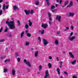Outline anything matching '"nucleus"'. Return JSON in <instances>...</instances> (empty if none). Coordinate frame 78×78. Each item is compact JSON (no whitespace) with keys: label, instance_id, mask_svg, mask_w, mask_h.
Wrapping results in <instances>:
<instances>
[{"label":"nucleus","instance_id":"f257e3e1","mask_svg":"<svg viewBox=\"0 0 78 78\" xmlns=\"http://www.w3.org/2000/svg\"><path fill=\"white\" fill-rule=\"evenodd\" d=\"M6 23L8 25L9 27L11 30H14V29L16 28L15 24L14 23V21H11L9 22L8 20L6 21Z\"/></svg>","mask_w":78,"mask_h":78},{"label":"nucleus","instance_id":"f03ea898","mask_svg":"<svg viewBox=\"0 0 78 78\" xmlns=\"http://www.w3.org/2000/svg\"><path fill=\"white\" fill-rule=\"evenodd\" d=\"M24 62L25 64L29 66V67H31L32 66L31 65L30 63V62L26 59H24Z\"/></svg>","mask_w":78,"mask_h":78},{"label":"nucleus","instance_id":"7ed1b4c3","mask_svg":"<svg viewBox=\"0 0 78 78\" xmlns=\"http://www.w3.org/2000/svg\"><path fill=\"white\" fill-rule=\"evenodd\" d=\"M42 41L43 42V45H44V46H46L47 44H48V41H47V40L45 39H43Z\"/></svg>","mask_w":78,"mask_h":78},{"label":"nucleus","instance_id":"20e7f679","mask_svg":"<svg viewBox=\"0 0 78 78\" xmlns=\"http://www.w3.org/2000/svg\"><path fill=\"white\" fill-rule=\"evenodd\" d=\"M49 76L48 72L47 70L45 72V76H44V78H49Z\"/></svg>","mask_w":78,"mask_h":78},{"label":"nucleus","instance_id":"39448f33","mask_svg":"<svg viewBox=\"0 0 78 78\" xmlns=\"http://www.w3.org/2000/svg\"><path fill=\"white\" fill-rule=\"evenodd\" d=\"M9 8V6L8 5H6L5 4H4L3 5V10L4 11H5V9H7L8 8Z\"/></svg>","mask_w":78,"mask_h":78},{"label":"nucleus","instance_id":"423d86ee","mask_svg":"<svg viewBox=\"0 0 78 78\" xmlns=\"http://www.w3.org/2000/svg\"><path fill=\"white\" fill-rule=\"evenodd\" d=\"M61 16H59V15H57L56 17V20H57L59 22H61Z\"/></svg>","mask_w":78,"mask_h":78},{"label":"nucleus","instance_id":"0eeeda50","mask_svg":"<svg viewBox=\"0 0 78 78\" xmlns=\"http://www.w3.org/2000/svg\"><path fill=\"white\" fill-rule=\"evenodd\" d=\"M69 40L70 41H73L75 39V36H73V37H69Z\"/></svg>","mask_w":78,"mask_h":78},{"label":"nucleus","instance_id":"6e6552de","mask_svg":"<svg viewBox=\"0 0 78 78\" xmlns=\"http://www.w3.org/2000/svg\"><path fill=\"white\" fill-rule=\"evenodd\" d=\"M73 6V2L72 1H70L69 2V5L67 6V8H70Z\"/></svg>","mask_w":78,"mask_h":78},{"label":"nucleus","instance_id":"1a4fd4ad","mask_svg":"<svg viewBox=\"0 0 78 78\" xmlns=\"http://www.w3.org/2000/svg\"><path fill=\"white\" fill-rule=\"evenodd\" d=\"M12 75L14 76L16 75V70L15 69H12Z\"/></svg>","mask_w":78,"mask_h":78},{"label":"nucleus","instance_id":"9d476101","mask_svg":"<svg viewBox=\"0 0 78 78\" xmlns=\"http://www.w3.org/2000/svg\"><path fill=\"white\" fill-rule=\"evenodd\" d=\"M69 15L70 17H73L75 15V13L73 12H69Z\"/></svg>","mask_w":78,"mask_h":78},{"label":"nucleus","instance_id":"9b49d317","mask_svg":"<svg viewBox=\"0 0 78 78\" xmlns=\"http://www.w3.org/2000/svg\"><path fill=\"white\" fill-rule=\"evenodd\" d=\"M69 56H70L71 58H74V55H73V54L70 52H69Z\"/></svg>","mask_w":78,"mask_h":78},{"label":"nucleus","instance_id":"f8f14e48","mask_svg":"<svg viewBox=\"0 0 78 78\" xmlns=\"http://www.w3.org/2000/svg\"><path fill=\"white\" fill-rule=\"evenodd\" d=\"M47 27V25L45 24H43L41 25V27H42L44 29L46 28Z\"/></svg>","mask_w":78,"mask_h":78},{"label":"nucleus","instance_id":"ddd939ff","mask_svg":"<svg viewBox=\"0 0 78 78\" xmlns=\"http://www.w3.org/2000/svg\"><path fill=\"white\" fill-rule=\"evenodd\" d=\"M24 12L26 15H29V14H30V10H24Z\"/></svg>","mask_w":78,"mask_h":78},{"label":"nucleus","instance_id":"4468645a","mask_svg":"<svg viewBox=\"0 0 78 78\" xmlns=\"http://www.w3.org/2000/svg\"><path fill=\"white\" fill-rule=\"evenodd\" d=\"M38 53H39V52L37 51L35 52L34 55L35 57H37L38 56Z\"/></svg>","mask_w":78,"mask_h":78},{"label":"nucleus","instance_id":"2eb2a0df","mask_svg":"<svg viewBox=\"0 0 78 78\" xmlns=\"http://www.w3.org/2000/svg\"><path fill=\"white\" fill-rule=\"evenodd\" d=\"M55 43L56 45H58L59 44V40L56 39H55Z\"/></svg>","mask_w":78,"mask_h":78},{"label":"nucleus","instance_id":"dca6fc26","mask_svg":"<svg viewBox=\"0 0 78 78\" xmlns=\"http://www.w3.org/2000/svg\"><path fill=\"white\" fill-rule=\"evenodd\" d=\"M69 1H66L64 3L65 6H66V5H67L68 4H69Z\"/></svg>","mask_w":78,"mask_h":78},{"label":"nucleus","instance_id":"f3484780","mask_svg":"<svg viewBox=\"0 0 78 78\" xmlns=\"http://www.w3.org/2000/svg\"><path fill=\"white\" fill-rule=\"evenodd\" d=\"M76 61V60H74L73 61H71V63L72 65H73L75 64Z\"/></svg>","mask_w":78,"mask_h":78},{"label":"nucleus","instance_id":"a211bd4d","mask_svg":"<svg viewBox=\"0 0 78 78\" xmlns=\"http://www.w3.org/2000/svg\"><path fill=\"white\" fill-rule=\"evenodd\" d=\"M16 9H19L18 7L16 6H13V10H14V11H16Z\"/></svg>","mask_w":78,"mask_h":78},{"label":"nucleus","instance_id":"6ab92c4d","mask_svg":"<svg viewBox=\"0 0 78 78\" xmlns=\"http://www.w3.org/2000/svg\"><path fill=\"white\" fill-rule=\"evenodd\" d=\"M48 67L49 69H51V63H49L48 64Z\"/></svg>","mask_w":78,"mask_h":78},{"label":"nucleus","instance_id":"aec40b11","mask_svg":"<svg viewBox=\"0 0 78 78\" xmlns=\"http://www.w3.org/2000/svg\"><path fill=\"white\" fill-rule=\"evenodd\" d=\"M24 31H23L20 34L21 38H22L23 36V35L24 34Z\"/></svg>","mask_w":78,"mask_h":78},{"label":"nucleus","instance_id":"412c9836","mask_svg":"<svg viewBox=\"0 0 78 78\" xmlns=\"http://www.w3.org/2000/svg\"><path fill=\"white\" fill-rule=\"evenodd\" d=\"M28 22H29V26H30V27H31V26L32 25V22H31V21L30 20H29L28 21Z\"/></svg>","mask_w":78,"mask_h":78},{"label":"nucleus","instance_id":"4be33fe9","mask_svg":"<svg viewBox=\"0 0 78 78\" xmlns=\"http://www.w3.org/2000/svg\"><path fill=\"white\" fill-rule=\"evenodd\" d=\"M17 23L18 26H20V21H19V20H17Z\"/></svg>","mask_w":78,"mask_h":78},{"label":"nucleus","instance_id":"5701e85b","mask_svg":"<svg viewBox=\"0 0 78 78\" xmlns=\"http://www.w3.org/2000/svg\"><path fill=\"white\" fill-rule=\"evenodd\" d=\"M8 30V28L7 27V26H5V28L4 30L5 32H7Z\"/></svg>","mask_w":78,"mask_h":78},{"label":"nucleus","instance_id":"b1692460","mask_svg":"<svg viewBox=\"0 0 78 78\" xmlns=\"http://www.w3.org/2000/svg\"><path fill=\"white\" fill-rule=\"evenodd\" d=\"M34 10H31L30 11V12L31 14H33V13H34Z\"/></svg>","mask_w":78,"mask_h":78},{"label":"nucleus","instance_id":"393cba45","mask_svg":"<svg viewBox=\"0 0 78 78\" xmlns=\"http://www.w3.org/2000/svg\"><path fill=\"white\" fill-rule=\"evenodd\" d=\"M57 72L58 73V75H59L60 73V70H59V69L58 68H57Z\"/></svg>","mask_w":78,"mask_h":78},{"label":"nucleus","instance_id":"a878e982","mask_svg":"<svg viewBox=\"0 0 78 78\" xmlns=\"http://www.w3.org/2000/svg\"><path fill=\"white\" fill-rule=\"evenodd\" d=\"M30 44V42H26L25 43V45L26 46H28Z\"/></svg>","mask_w":78,"mask_h":78},{"label":"nucleus","instance_id":"bb28decb","mask_svg":"<svg viewBox=\"0 0 78 78\" xmlns=\"http://www.w3.org/2000/svg\"><path fill=\"white\" fill-rule=\"evenodd\" d=\"M27 36L28 37H31V34L28 33H27Z\"/></svg>","mask_w":78,"mask_h":78},{"label":"nucleus","instance_id":"cd10ccee","mask_svg":"<svg viewBox=\"0 0 78 78\" xmlns=\"http://www.w3.org/2000/svg\"><path fill=\"white\" fill-rule=\"evenodd\" d=\"M10 61V59H6L4 61V62H9Z\"/></svg>","mask_w":78,"mask_h":78},{"label":"nucleus","instance_id":"c85d7f7f","mask_svg":"<svg viewBox=\"0 0 78 78\" xmlns=\"http://www.w3.org/2000/svg\"><path fill=\"white\" fill-rule=\"evenodd\" d=\"M44 30H42L41 31V34L42 35L44 34Z\"/></svg>","mask_w":78,"mask_h":78},{"label":"nucleus","instance_id":"c756f323","mask_svg":"<svg viewBox=\"0 0 78 78\" xmlns=\"http://www.w3.org/2000/svg\"><path fill=\"white\" fill-rule=\"evenodd\" d=\"M35 3L36 5H38L39 4V1H36L35 2Z\"/></svg>","mask_w":78,"mask_h":78},{"label":"nucleus","instance_id":"7c9ffc66","mask_svg":"<svg viewBox=\"0 0 78 78\" xmlns=\"http://www.w3.org/2000/svg\"><path fill=\"white\" fill-rule=\"evenodd\" d=\"M25 27L26 28V29H28L29 27V26L27 24H26V25L25 26Z\"/></svg>","mask_w":78,"mask_h":78},{"label":"nucleus","instance_id":"2f4dec72","mask_svg":"<svg viewBox=\"0 0 78 78\" xmlns=\"http://www.w3.org/2000/svg\"><path fill=\"white\" fill-rule=\"evenodd\" d=\"M66 29H65L64 30V31H67V30H69V27H66Z\"/></svg>","mask_w":78,"mask_h":78},{"label":"nucleus","instance_id":"473e14b6","mask_svg":"<svg viewBox=\"0 0 78 78\" xmlns=\"http://www.w3.org/2000/svg\"><path fill=\"white\" fill-rule=\"evenodd\" d=\"M7 70H8V69L5 68L4 69V73H5V72H7Z\"/></svg>","mask_w":78,"mask_h":78},{"label":"nucleus","instance_id":"72a5a7b5","mask_svg":"<svg viewBox=\"0 0 78 78\" xmlns=\"http://www.w3.org/2000/svg\"><path fill=\"white\" fill-rule=\"evenodd\" d=\"M48 14L49 18L51 17V14L49 12H48Z\"/></svg>","mask_w":78,"mask_h":78},{"label":"nucleus","instance_id":"f704fd0d","mask_svg":"<svg viewBox=\"0 0 78 78\" xmlns=\"http://www.w3.org/2000/svg\"><path fill=\"white\" fill-rule=\"evenodd\" d=\"M41 69H42V66L40 65L39 66V70H41Z\"/></svg>","mask_w":78,"mask_h":78},{"label":"nucleus","instance_id":"c9c22d12","mask_svg":"<svg viewBox=\"0 0 78 78\" xmlns=\"http://www.w3.org/2000/svg\"><path fill=\"white\" fill-rule=\"evenodd\" d=\"M54 8H55V6L52 5L51 7V9H53Z\"/></svg>","mask_w":78,"mask_h":78},{"label":"nucleus","instance_id":"e433bc0d","mask_svg":"<svg viewBox=\"0 0 78 78\" xmlns=\"http://www.w3.org/2000/svg\"><path fill=\"white\" fill-rule=\"evenodd\" d=\"M38 41H39V42H41V37H39L38 38Z\"/></svg>","mask_w":78,"mask_h":78},{"label":"nucleus","instance_id":"4c0bfd02","mask_svg":"<svg viewBox=\"0 0 78 78\" xmlns=\"http://www.w3.org/2000/svg\"><path fill=\"white\" fill-rule=\"evenodd\" d=\"M73 34V32H72L70 34V35L69 36V37H72Z\"/></svg>","mask_w":78,"mask_h":78},{"label":"nucleus","instance_id":"58836bf2","mask_svg":"<svg viewBox=\"0 0 78 78\" xmlns=\"http://www.w3.org/2000/svg\"><path fill=\"white\" fill-rule=\"evenodd\" d=\"M16 57H18V56H19V54L18 52H16Z\"/></svg>","mask_w":78,"mask_h":78},{"label":"nucleus","instance_id":"ea45409f","mask_svg":"<svg viewBox=\"0 0 78 78\" xmlns=\"http://www.w3.org/2000/svg\"><path fill=\"white\" fill-rule=\"evenodd\" d=\"M17 61L18 62H20V58H17Z\"/></svg>","mask_w":78,"mask_h":78},{"label":"nucleus","instance_id":"a19ab883","mask_svg":"<svg viewBox=\"0 0 78 78\" xmlns=\"http://www.w3.org/2000/svg\"><path fill=\"white\" fill-rule=\"evenodd\" d=\"M3 30V27H1L0 29V33H1L2 31Z\"/></svg>","mask_w":78,"mask_h":78},{"label":"nucleus","instance_id":"79ce46f5","mask_svg":"<svg viewBox=\"0 0 78 78\" xmlns=\"http://www.w3.org/2000/svg\"><path fill=\"white\" fill-rule=\"evenodd\" d=\"M5 39H2L0 40V42H3L5 41Z\"/></svg>","mask_w":78,"mask_h":78},{"label":"nucleus","instance_id":"37998d69","mask_svg":"<svg viewBox=\"0 0 78 78\" xmlns=\"http://www.w3.org/2000/svg\"><path fill=\"white\" fill-rule=\"evenodd\" d=\"M70 28H71V29L72 30H73V28H74L73 26H71V27Z\"/></svg>","mask_w":78,"mask_h":78},{"label":"nucleus","instance_id":"c03bdc74","mask_svg":"<svg viewBox=\"0 0 78 78\" xmlns=\"http://www.w3.org/2000/svg\"><path fill=\"white\" fill-rule=\"evenodd\" d=\"M25 32L26 33V34H27V33H29V31L28 30H26Z\"/></svg>","mask_w":78,"mask_h":78},{"label":"nucleus","instance_id":"a18cd8bd","mask_svg":"<svg viewBox=\"0 0 78 78\" xmlns=\"http://www.w3.org/2000/svg\"><path fill=\"white\" fill-rule=\"evenodd\" d=\"M49 21H52V19H51V17H49Z\"/></svg>","mask_w":78,"mask_h":78},{"label":"nucleus","instance_id":"49530a36","mask_svg":"<svg viewBox=\"0 0 78 78\" xmlns=\"http://www.w3.org/2000/svg\"><path fill=\"white\" fill-rule=\"evenodd\" d=\"M64 74H65V75H68V73H67V72H65L64 73Z\"/></svg>","mask_w":78,"mask_h":78},{"label":"nucleus","instance_id":"de8ad7c7","mask_svg":"<svg viewBox=\"0 0 78 78\" xmlns=\"http://www.w3.org/2000/svg\"><path fill=\"white\" fill-rule=\"evenodd\" d=\"M49 59H52V57H51V56H49Z\"/></svg>","mask_w":78,"mask_h":78},{"label":"nucleus","instance_id":"09e8293b","mask_svg":"<svg viewBox=\"0 0 78 78\" xmlns=\"http://www.w3.org/2000/svg\"><path fill=\"white\" fill-rule=\"evenodd\" d=\"M61 33V32L60 31H58L57 32V34H59Z\"/></svg>","mask_w":78,"mask_h":78},{"label":"nucleus","instance_id":"8fccbe9b","mask_svg":"<svg viewBox=\"0 0 78 78\" xmlns=\"http://www.w3.org/2000/svg\"><path fill=\"white\" fill-rule=\"evenodd\" d=\"M59 63L60 66H62V62H61Z\"/></svg>","mask_w":78,"mask_h":78},{"label":"nucleus","instance_id":"3c124183","mask_svg":"<svg viewBox=\"0 0 78 78\" xmlns=\"http://www.w3.org/2000/svg\"><path fill=\"white\" fill-rule=\"evenodd\" d=\"M4 58H5L4 57H1V60H2V59H3Z\"/></svg>","mask_w":78,"mask_h":78},{"label":"nucleus","instance_id":"603ef678","mask_svg":"<svg viewBox=\"0 0 78 78\" xmlns=\"http://www.w3.org/2000/svg\"><path fill=\"white\" fill-rule=\"evenodd\" d=\"M73 78H77V77H76V76H73Z\"/></svg>","mask_w":78,"mask_h":78},{"label":"nucleus","instance_id":"864d4df0","mask_svg":"<svg viewBox=\"0 0 78 78\" xmlns=\"http://www.w3.org/2000/svg\"><path fill=\"white\" fill-rule=\"evenodd\" d=\"M56 10H52V12H56Z\"/></svg>","mask_w":78,"mask_h":78},{"label":"nucleus","instance_id":"5fc2aeb1","mask_svg":"<svg viewBox=\"0 0 78 78\" xmlns=\"http://www.w3.org/2000/svg\"><path fill=\"white\" fill-rule=\"evenodd\" d=\"M47 4L48 6L50 5V3H49V2H47Z\"/></svg>","mask_w":78,"mask_h":78},{"label":"nucleus","instance_id":"6e6d98bb","mask_svg":"<svg viewBox=\"0 0 78 78\" xmlns=\"http://www.w3.org/2000/svg\"><path fill=\"white\" fill-rule=\"evenodd\" d=\"M9 37H12V35L10 34L8 35Z\"/></svg>","mask_w":78,"mask_h":78},{"label":"nucleus","instance_id":"4d7b16f0","mask_svg":"<svg viewBox=\"0 0 78 78\" xmlns=\"http://www.w3.org/2000/svg\"><path fill=\"white\" fill-rule=\"evenodd\" d=\"M49 23L50 25H51V22L50 21H49Z\"/></svg>","mask_w":78,"mask_h":78},{"label":"nucleus","instance_id":"13d9d810","mask_svg":"<svg viewBox=\"0 0 78 78\" xmlns=\"http://www.w3.org/2000/svg\"><path fill=\"white\" fill-rule=\"evenodd\" d=\"M56 59H57V60L58 61H59V59H58V58L56 57Z\"/></svg>","mask_w":78,"mask_h":78},{"label":"nucleus","instance_id":"bf43d9fd","mask_svg":"<svg viewBox=\"0 0 78 78\" xmlns=\"http://www.w3.org/2000/svg\"><path fill=\"white\" fill-rule=\"evenodd\" d=\"M59 78H63V76H60L59 77Z\"/></svg>","mask_w":78,"mask_h":78},{"label":"nucleus","instance_id":"052dcab7","mask_svg":"<svg viewBox=\"0 0 78 78\" xmlns=\"http://www.w3.org/2000/svg\"><path fill=\"white\" fill-rule=\"evenodd\" d=\"M56 2L58 3H59V0H56Z\"/></svg>","mask_w":78,"mask_h":78},{"label":"nucleus","instance_id":"680f3d73","mask_svg":"<svg viewBox=\"0 0 78 78\" xmlns=\"http://www.w3.org/2000/svg\"><path fill=\"white\" fill-rule=\"evenodd\" d=\"M27 71L28 72H30V69H28Z\"/></svg>","mask_w":78,"mask_h":78},{"label":"nucleus","instance_id":"e2e57ef3","mask_svg":"<svg viewBox=\"0 0 78 78\" xmlns=\"http://www.w3.org/2000/svg\"><path fill=\"white\" fill-rule=\"evenodd\" d=\"M62 2V1L60 0V4H61Z\"/></svg>","mask_w":78,"mask_h":78},{"label":"nucleus","instance_id":"0e129e2a","mask_svg":"<svg viewBox=\"0 0 78 78\" xmlns=\"http://www.w3.org/2000/svg\"><path fill=\"white\" fill-rule=\"evenodd\" d=\"M59 6L58 5V4L55 5V6H56V7H57V6Z\"/></svg>","mask_w":78,"mask_h":78},{"label":"nucleus","instance_id":"69168bd1","mask_svg":"<svg viewBox=\"0 0 78 78\" xmlns=\"http://www.w3.org/2000/svg\"><path fill=\"white\" fill-rule=\"evenodd\" d=\"M46 0L47 2H49V0Z\"/></svg>","mask_w":78,"mask_h":78},{"label":"nucleus","instance_id":"338daca9","mask_svg":"<svg viewBox=\"0 0 78 78\" xmlns=\"http://www.w3.org/2000/svg\"><path fill=\"white\" fill-rule=\"evenodd\" d=\"M2 1H3V0H1L0 1V3H2Z\"/></svg>","mask_w":78,"mask_h":78},{"label":"nucleus","instance_id":"774afa93","mask_svg":"<svg viewBox=\"0 0 78 78\" xmlns=\"http://www.w3.org/2000/svg\"><path fill=\"white\" fill-rule=\"evenodd\" d=\"M63 54H65V53H66V51L63 52Z\"/></svg>","mask_w":78,"mask_h":78}]
</instances>
